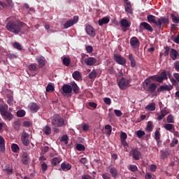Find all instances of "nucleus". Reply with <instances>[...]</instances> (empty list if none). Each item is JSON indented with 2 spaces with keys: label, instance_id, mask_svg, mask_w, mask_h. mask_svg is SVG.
Wrapping results in <instances>:
<instances>
[{
  "label": "nucleus",
  "instance_id": "f257e3e1",
  "mask_svg": "<svg viewBox=\"0 0 179 179\" xmlns=\"http://www.w3.org/2000/svg\"><path fill=\"white\" fill-rule=\"evenodd\" d=\"M147 20L148 23H153L155 24L159 30H163V27H162V24H169V23L168 17H161L159 18L150 14L147 16Z\"/></svg>",
  "mask_w": 179,
  "mask_h": 179
},
{
  "label": "nucleus",
  "instance_id": "f03ea898",
  "mask_svg": "<svg viewBox=\"0 0 179 179\" xmlns=\"http://www.w3.org/2000/svg\"><path fill=\"white\" fill-rule=\"evenodd\" d=\"M23 23L22 22L20 21H9L6 26V28L8 31H10V33H13L14 34H19L20 31H22V27H23Z\"/></svg>",
  "mask_w": 179,
  "mask_h": 179
},
{
  "label": "nucleus",
  "instance_id": "7ed1b4c3",
  "mask_svg": "<svg viewBox=\"0 0 179 179\" xmlns=\"http://www.w3.org/2000/svg\"><path fill=\"white\" fill-rule=\"evenodd\" d=\"M143 87L145 92L155 93V92H156V89H157V85L155 83H151L150 79H145L144 80Z\"/></svg>",
  "mask_w": 179,
  "mask_h": 179
},
{
  "label": "nucleus",
  "instance_id": "20e7f679",
  "mask_svg": "<svg viewBox=\"0 0 179 179\" xmlns=\"http://www.w3.org/2000/svg\"><path fill=\"white\" fill-rule=\"evenodd\" d=\"M51 124L53 127H61L65 125V120L58 114H55L51 117Z\"/></svg>",
  "mask_w": 179,
  "mask_h": 179
},
{
  "label": "nucleus",
  "instance_id": "39448f33",
  "mask_svg": "<svg viewBox=\"0 0 179 179\" xmlns=\"http://www.w3.org/2000/svg\"><path fill=\"white\" fill-rule=\"evenodd\" d=\"M170 77V73L166 71H163L159 76H154L152 77V80H154V82H158V83H163V81L167 80L169 79V77Z\"/></svg>",
  "mask_w": 179,
  "mask_h": 179
},
{
  "label": "nucleus",
  "instance_id": "423d86ee",
  "mask_svg": "<svg viewBox=\"0 0 179 179\" xmlns=\"http://www.w3.org/2000/svg\"><path fill=\"white\" fill-rule=\"evenodd\" d=\"M117 85L121 90H125V89L129 87V80H127L125 78H122L119 80Z\"/></svg>",
  "mask_w": 179,
  "mask_h": 179
},
{
  "label": "nucleus",
  "instance_id": "0eeeda50",
  "mask_svg": "<svg viewBox=\"0 0 179 179\" xmlns=\"http://www.w3.org/2000/svg\"><path fill=\"white\" fill-rule=\"evenodd\" d=\"M78 22H79V16L75 15L73 19L69 20L64 23V29H69V27H71V26H73V24H76Z\"/></svg>",
  "mask_w": 179,
  "mask_h": 179
},
{
  "label": "nucleus",
  "instance_id": "6e6552de",
  "mask_svg": "<svg viewBox=\"0 0 179 179\" xmlns=\"http://www.w3.org/2000/svg\"><path fill=\"white\" fill-rule=\"evenodd\" d=\"M29 134L26 131H23L21 135V141L24 146H29L30 145V140H29Z\"/></svg>",
  "mask_w": 179,
  "mask_h": 179
},
{
  "label": "nucleus",
  "instance_id": "1a4fd4ad",
  "mask_svg": "<svg viewBox=\"0 0 179 179\" xmlns=\"http://www.w3.org/2000/svg\"><path fill=\"white\" fill-rule=\"evenodd\" d=\"M173 87H174L171 85H163L157 88V93H162V92H170L171 90H173Z\"/></svg>",
  "mask_w": 179,
  "mask_h": 179
},
{
  "label": "nucleus",
  "instance_id": "9d476101",
  "mask_svg": "<svg viewBox=\"0 0 179 179\" xmlns=\"http://www.w3.org/2000/svg\"><path fill=\"white\" fill-rule=\"evenodd\" d=\"M85 31L90 37H96V29L92 25L87 24L85 26Z\"/></svg>",
  "mask_w": 179,
  "mask_h": 179
},
{
  "label": "nucleus",
  "instance_id": "9b49d317",
  "mask_svg": "<svg viewBox=\"0 0 179 179\" xmlns=\"http://www.w3.org/2000/svg\"><path fill=\"white\" fill-rule=\"evenodd\" d=\"M141 43L139 42V39L136 38V36H133L130 39V45L134 50H136L139 48Z\"/></svg>",
  "mask_w": 179,
  "mask_h": 179
},
{
  "label": "nucleus",
  "instance_id": "f8f14e48",
  "mask_svg": "<svg viewBox=\"0 0 179 179\" xmlns=\"http://www.w3.org/2000/svg\"><path fill=\"white\" fill-rule=\"evenodd\" d=\"M106 171H108L113 178H117L118 177V170H117V168L110 166L106 168Z\"/></svg>",
  "mask_w": 179,
  "mask_h": 179
},
{
  "label": "nucleus",
  "instance_id": "ddd939ff",
  "mask_svg": "<svg viewBox=\"0 0 179 179\" xmlns=\"http://www.w3.org/2000/svg\"><path fill=\"white\" fill-rule=\"evenodd\" d=\"M114 59L115 62H117V64H118L119 65H125V64H127V60L125 59V58L122 57L121 55L115 54Z\"/></svg>",
  "mask_w": 179,
  "mask_h": 179
},
{
  "label": "nucleus",
  "instance_id": "4468645a",
  "mask_svg": "<svg viewBox=\"0 0 179 179\" xmlns=\"http://www.w3.org/2000/svg\"><path fill=\"white\" fill-rule=\"evenodd\" d=\"M28 69L31 71V76H36L38 73V67H37V64H31L28 66Z\"/></svg>",
  "mask_w": 179,
  "mask_h": 179
},
{
  "label": "nucleus",
  "instance_id": "2eb2a0df",
  "mask_svg": "<svg viewBox=\"0 0 179 179\" xmlns=\"http://www.w3.org/2000/svg\"><path fill=\"white\" fill-rule=\"evenodd\" d=\"M62 94H71L72 93V86L68 84H64L62 87Z\"/></svg>",
  "mask_w": 179,
  "mask_h": 179
},
{
  "label": "nucleus",
  "instance_id": "dca6fc26",
  "mask_svg": "<svg viewBox=\"0 0 179 179\" xmlns=\"http://www.w3.org/2000/svg\"><path fill=\"white\" fill-rule=\"evenodd\" d=\"M130 155H131L134 160H139V159H141V152L138 150L137 148L131 150L130 152Z\"/></svg>",
  "mask_w": 179,
  "mask_h": 179
},
{
  "label": "nucleus",
  "instance_id": "f3484780",
  "mask_svg": "<svg viewBox=\"0 0 179 179\" xmlns=\"http://www.w3.org/2000/svg\"><path fill=\"white\" fill-rule=\"evenodd\" d=\"M84 62L87 66H93L97 62V59L94 57H88L85 59Z\"/></svg>",
  "mask_w": 179,
  "mask_h": 179
},
{
  "label": "nucleus",
  "instance_id": "a211bd4d",
  "mask_svg": "<svg viewBox=\"0 0 179 179\" xmlns=\"http://www.w3.org/2000/svg\"><path fill=\"white\" fill-rule=\"evenodd\" d=\"M29 162H30L29 153L27 152H23L22 155V162L24 164V166H27L29 164Z\"/></svg>",
  "mask_w": 179,
  "mask_h": 179
},
{
  "label": "nucleus",
  "instance_id": "6ab92c4d",
  "mask_svg": "<svg viewBox=\"0 0 179 179\" xmlns=\"http://www.w3.org/2000/svg\"><path fill=\"white\" fill-rule=\"evenodd\" d=\"M169 110H167V108H164L162 110H161V115L157 116V120H158V121H162V120L164 119V117H166L167 114H169Z\"/></svg>",
  "mask_w": 179,
  "mask_h": 179
},
{
  "label": "nucleus",
  "instance_id": "aec40b11",
  "mask_svg": "<svg viewBox=\"0 0 179 179\" xmlns=\"http://www.w3.org/2000/svg\"><path fill=\"white\" fill-rule=\"evenodd\" d=\"M3 171L8 176H12V174H13V168L10 166V165L8 164L4 166Z\"/></svg>",
  "mask_w": 179,
  "mask_h": 179
},
{
  "label": "nucleus",
  "instance_id": "412c9836",
  "mask_svg": "<svg viewBox=\"0 0 179 179\" xmlns=\"http://www.w3.org/2000/svg\"><path fill=\"white\" fill-rule=\"evenodd\" d=\"M128 59L130 61L131 68H135L136 66V60L135 59V56L132 53H129L128 55Z\"/></svg>",
  "mask_w": 179,
  "mask_h": 179
},
{
  "label": "nucleus",
  "instance_id": "4be33fe9",
  "mask_svg": "<svg viewBox=\"0 0 179 179\" xmlns=\"http://www.w3.org/2000/svg\"><path fill=\"white\" fill-rule=\"evenodd\" d=\"M71 169H72V165H71V164L63 162L61 164V169H59V170H62L63 171H69Z\"/></svg>",
  "mask_w": 179,
  "mask_h": 179
},
{
  "label": "nucleus",
  "instance_id": "5701e85b",
  "mask_svg": "<svg viewBox=\"0 0 179 179\" xmlns=\"http://www.w3.org/2000/svg\"><path fill=\"white\" fill-rule=\"evenodd\" d=\"M141 26H142L143 29H145V30H148V31H150V33L153 31V28L152 27V25L148 22H141Z\"/></svg>",
  "mask_w": 179,
  "mask_h": 179
},
{
  "label": "nucleus",
  "instance_id": "b1692460",
  "mask_svg": "<svg viewBox=\"0 0 179 179\" xmlns=\"http://www.w3.org/2000/svg\"><path fill=\"white\" fill-rule=\"evenodd\" d=\"M178 55H179L178 51H177L176 49H173V48L171 49L170 57L171 59H173V61H176Z\"/></svg>",
  "mask_w": 179,
  "mask_h": 179
},
{
  "label": "nucleus",
  "instance_id": "393cba45",
  "mask_svg": "<svg viewBox=\"0 0 179 179\" xmlns=\"http://www.w3.org/2000/svg\"><path fill=\"white\" fill-rule=\"evenodd\" d=\"M125 10L127 13L132 14V6H131V1H126V4L124 6Z\"/></svg>",
  "mask_w": 179,
  "mask_h": 179
},
{
  "label": "nucleus",
  "instance_id": "a878e982",
  "mask_svg": "<svg viewBox=\"0 0 179 179\" xmlns=\"http://www.w3.org/2000/svg\"><path fill=\"white\" fill-rule=\"evenodd\" d=\"M71 89L75 94H78L79 90H80L76 83H73L71 84Z\"/></svg>",
  "mask_w": 179,
  "mask_h": 179
},
{
  "label": "nucleus",
  "instance_id": "bb28decb",
  "mask_svg": "<svg viewBox=\"0 0 179 179\" xmlns=\"http://www.w3.org/2000/svg\"><path fill=\"white\" fill-rule=\"evenodd\" d=\"M0 150L1 152H5V138L0 136Z\"/></svg>",
  "mask_w": 179,
  "mask_h": 179
},
{
  "label": "nucleus",
  "instance_id": "cd10ccee",
  "mask_svg": "<svg viewBox=\"0 0 179 179\" xmlns=\"http://www.w3.org/2000/svg\"><path fill=\"white\" fill-rule=\"evenodd\" d=\"M2 117H5L6 120H8L10 121L13 118V115L10 113V112H4L3 113H1Z\"/></svg>",
  "mask_w": 179,
  "mask_h": 179
},
{
  "label": "nucleus",
  "instance_id": "c85d7f7f",
  "mask_svg": "<svg viewBox=\"0 0 179 179\" xmlns=\"http://www.w3.org/2000/svg\"><path fill=\"white\" fill-rule=\"evenodd\" d=\"M110 22V19L108 17H103L101 20H99V25L103 26V24H107Z\"/></svg>",
  "mask_w": 179,
  "mask_h": 179
},
{
  "label": "nucleus",
  "instance_id": "c756f323",
  "mask_svg": "<svg viewBox=\"0 0 179 179\" xmlns=\"http://www.w3.org/2000/svg\"><path fill=\"white\" fill-rule=\"evenodd\" d=\"M72 76L73 79H75V80H80V78H82V74H80V72L76 71L73 73Z\"/></svg>",
  "mask_w": 179,
  "mask_h": 179
},
{
  "label": "nucleus",
  "instance_id": "7c9ffc66",
  "mask_svg": "<svg viewBox=\"0 0 179 179\" xmlns=\"http://www.w3.org/2000/svg\"><path fill=\"white\" fill-rule=\"evenodd\" d=\"M145 110L148 111H155L156 110V103L155 102L150 103L145 107Z\"/></svg>",
  "mask_w": 179,
  "mask_h": 179
},
{
  "label": "nucleus",
  "instance_id": "2f4dec72",
  "mask_svg": "<svg viewBox=\"0 0 179 179\" xmlns=\"http://www.w3.org/2000/svg\"><path fill=\"white\" fill-rule=\"evenodd\" d=\"M43 132L45 134V135H51V127L48 125H46L43 129Z\"/></svg>",
  "mask_w": 179,
  "mask_h": 179
},
{
  "label": "nucleus",
  "instance_id": "473e14b6",
  "mask_svg": "<svg viewBox=\"0 0 179 179\" xmlns=\"http://www.w3.org/2000/svg\"><path fill=\"white\" fill-rule=\"evenodd\" d=\"M11 150L13 152V153H17L19 150H20V148H19V145L15 143H13L11 145Z\"/></svg>",
  "mask_w": 179,
  "mask_h": 179
},
{
  "label": "nucleus",
  "instance_id": "72a5a7b5",
  "mask_svg": "<svg viewBox=\"0 0 179 179\" xmlns=\"http://www.w3.org/2000/svg\"><path fill=\"white\" fill-rule=\"evenodd\" d=\"M38 108H40V107L37 105V103H33L30 106L31 113H37V111H38Z\"/></svg>",
  "mask_w": 179,
  "mask_h": 179
},
{
  "label": "nucleus",
  "instance_id": "f704fd0d",
  "mask_svg": "<svg viewBox=\"0 0 179 179\" xmlns=\"http://www.w3.org/2000/svg\"><path fill=\"white\" fill-rule=\"evenodd\" d=\"M164 128L165 129H166V131H169V132H173V129H175L174 124H165Z\"/></svg>",
  "mask_w": 179,
  "mask_h": 179
},
{
  "label": "nucleus",
  "instance_id": "c9c22d12",
  "mask_svg": "<svg viewBox=\"0 0 179 179\" xmlns=\"http://www.w3.org/2000/svg\"><path fill=\"white\" fill-rule=\"evenodd\" d=\"M97 76V72L96 71V70H92V71L88 75V78L89 79H92L93 80H94V79H96Z\"/></svg>",
  "mask_w": 179,
  "mask_h": 179
},
{
  "label": "nucleus",
  "instance_id": "e433bc0d",
  "mask_svg": "<svg viewBox=\"0 0 179 179\" xmlns=\"http://www.w3.org/2000/svg\"><path fill=\"white\" fill-rule=\"evenodd\" d=\"M38 65H39V68H43V66H44V65H45V60L41 57H38L36 59Z\"/></svg>",
  "mask_w": 179,
  "mask_h": 179
},
{
  "label": "nucleus",
  "instance_id": "4c0bfd02",
  "mask_svg": "<svg viewBox=\"0 0 179 179\" xmlns=\"http://www.w3.org/2000/svg\"><path fill=\"white\" fill-rule=\"evenodd\" d=\"M13 127L15 131L20 129V120H15L13 124Z\"/></svg>",
  "mask_w": 179,
  "mask_h": 179
},
{
  "label": "nucleus",
  "instance_id": "58836bf2",
  "mask_svg": "<svg viewBox=\"0 0 179 179\" xmlns=\"http://www.w3.org/2000/svg\"><path fill=\"white\" fill-rule=\"evenodd\" d=\"M120 24H121V26H122V27H125V29H127V27H129V26H131L129 24V22H128V21L125 19H123L121 20Z\"/></svg>",
  "mask_w": 179,
  "mask_h": 179
},
{
  "label": "nucleus",
  "instance_id": "ea45409f",
  "mask_svg": "<svg viewBox=\"0 0 179 179\" xmlns=\"http://www.w3.org/2000/svg\"><path fill=\"white\" fill-rule=\"evenodd\" d=\"M8 111V105H0V113L3 114V113H6Z\"/></svg>",
  "mask_w": 179,
  "mask_h": 179
},
{
  "label": "nucleus",
  "instance_id": "a19ab883",
  "mask_svg": "<svg viewBox=\"0 0 179 179\" xmlns=\"http://www.w3.org/2000/svg\"><path fill=\"white\" fill-rule=\"evenodd\" d=\"M61 163V159L58 157H54L51 161V164L52 166H57V164Z\"/></svg>",
  "mask_w": 179,
  "mask_h": 179
},
{
  "label": "nucleus",
  "instance_id": "79ce46f5",
  "mask_svg": "<svg viewBox=\"0 0 179 179\" xmlns=\"http://www.w3.org/2000/svg\"><path fill=\"white\" fill-rule=\"evenodd\" d=\"M165 52H164V57H169L170 52L171 51V48L170 46H164Z\"/></svg>",
  "mask_w": 179,
  "mask_h": 179
},
{
  "label": "nucleus",
  "instance_id": "37998d69",
  "mask_svg": "<svg viewBox=\"0 0 179 179\" xmlns=\"http://www.w3.org/2000/svg\"><path fill=\"white\" fill-rule=\"evenodd\" d=\"M63 64L65 65V66H69L71 64V59L68 57H64L62 59Z\"/></svg>",
  "mask_w": 179,
  "mask_h": 179
},
{
  "label": "nucleus",
  "instance_id": "c03bdc74",
  "mask_svg": "<svg viewBox=\"0 0 179 179\" xmlns=\"http://www.w3.org/2000/svg\"><path fill=\"white\" fill-rule=\"evenodd\" d=\"M166 121L169 124H174V117L170 114L166 117Z\"/></svg>",
  "mask_w": 179,
  "mask_h": 179
},
{
  "label": "nucleus",
  "instance_id": "a18cd8bd",
  "mask_svg": "<svg viewBox=\"0 0 179 179\" xmlns=\"http://www.w3.org/2000/svg\"><path fill=\"white\" fill-rule=\"evenodd\" d=\"M7 103L9 106H13V96L11 95H7Z\"/></svg>",
  "mask_w": 179,
  "mask_h": 179
},
{
  "label": "nucleus",
  "instance_id": "49530a36",
  "mask_svg": "<svg viewBox=\"0 0 179 179\" xmlns=\"http://www.w3.org/2000/svg\"><path fill=\"white\" fill-rule=\"evenodd\" d=\"M76 149L78 152H85V148L83 144H77Z\"/></svg>",
  "mask_w": 179,
  "mask_h": 179
},
{
  "label": "nucleus",
  "instance_id": "de8ad7c7",
  "mask_svg": "<svg viewBox=\"0 0 179 179\" xmlns=\"http://www.w3.org/2000/svg\"><path fill=\"white\" fill-rule=\"evenodd\" d=\"M146 129L148 132H152V131H153V124H152V122H148Z\"/></svg>",
  "mask_w": 179,
  "mask_h": 179
},
{
  "label": "nucleus",
  "instance_id": "09e8293b",
  "mask_svg": "<svg viewBox=\"0 0 179 179\" xmlns=\"http://www.w3.org/2000/svg\"><path fill=\"white\" fill-rule=\"evenodd\" d=\"M129 170L130 171H132V173H135V171H138V166L136 165H129Z\"/></svg>",
  "mask_w": 179,
  "mask_h": 179
},
{
  "label": "nucleus",
  "instance_id": "8fccbe9b",
  "mask_svg": "<svg viewBox=\"0 0 179 179\" xmlns=\"http://www.w3.org/2000/svg\"><path fill=\"white\" fill-rule=\"evenodd\" d=\"M17 117H24V115H26V111L23 110H20L18 111H17Z\"/></svg>",
  "mask_w": 179,
  "mask_h": 179
},
{
  "label": "nucleus",
  "instance_id": "3c124183",
  "mask_svg": "<svg viewBox=\"0 0 179 179\" xmlns=\"http://www.w3.org/2000/svg\"><path fill=\"white\" fill-rule=\"evenodd\" d=\"M55 88H54V85H51V84H48L46 87V92H54Z\"/></svg>",
  "mask_w": 179,
  "mask_h": 179
},
{
  "label": "nucleus",
  "instance_id": "603ef678",
  "mask_svg": "<svg viewBox=\"0 0 179 179\" xmlns=\"http://www.w3.org/2000/svg\"><path fill=\"white\" fill-rule=\"evenodd\" d=\"M13 47L14 48H16L17 50H19L20 51L22 50V45L20 43L15 42L13 44Z\"/></svg>",
  "mask_w": 179,
  "mask_h": 179
},
{
  "label": "nucleus",
  "instance_id": "864d4df0",
  "mask_svg": "<svg viewBox=\"0 0 179 179\" xmlns=\"http://www.w3.org/2000/svg\"><path fill=\"white\" fill-rule=\"evenodd\" d=\"M176 145H178V140L176 138H174L171 143H170V146L171 148H174V146H176Z\"/></svg>",
  "mask_w": 179,
  "mask_h": 179
},
{
  "label": "nucleus",
  "instance_id": "5fc2aeb1",
  "mask_svg": "<svg viewBox=\"0 0 179 179\" xmlns=\"http://www.w3.org/2000/svg\"><path fill=\"white\" fill-rule=\"evenodd\" d=\"M169 79L171 83H172V86H177V85H178V82L174 78H171V76H169Z\"/></svg>",
  "mask_w": 179,
  "mask_h": 179
},
{
  "label": "nucleus",
  "instance_id": "6e6d98bb",
  "mask_svg": "<svg viewBox=\"0 0 179 179\" xmlns=\"http://www.w3.org/2000/svg\"><path fill=\"white\" fill-rule=\"evenodd\" d=\"M145 131H142V130H138L136 131V135L138 136V138H142V136H145Z\"/></svg>",
  "mask_w": 179,
  "mask_h": 179
},
{
  "label": "nucleus",
  "instance_id": "4d7b16f0",
  "mask_svg": "<svg viewBox=\"0 0 179 179\" xmlns=\"http://www.w3.org/2000/svg\"><path fill=\"white\" fill-rule=\"evenodd\" d=\"M127 138H128V135H127V133L121 132V134H120L121 141H127Z\"/></svg>",
  "mask_w": 179,
  "mask_h": 179
},
{
  "label": "nucleus",
  "instance_id": "13d9d810",
  "mask_svg": "<svg viewBox=\"0 0 179 179\" xmlns=\"http://www.w3.org/2000/svg\"><path fill=\"white\" fill-rule=\"evenodd\" d=\"M68 139H69V138L68 137V136L64 135V136H62L61 141H62V142H64V143H65L66 145H68Z\"/></svg>",
  "mask_w": 179,
  "mask_h": 179
},
{
  "label": "nucleus",
  "instance_id": "bf43d9fd",
  "mask_svg": "<svg viewBox=\"0 0 179 179\" xmlns=\"http://www.w3.org/2000/svg\"><path fill=\"white\" fill-rule=\"evenodd\" d=\"M155 141L160 140V131H159V130H156V131H155Z\"/></svg>",
  "mask_w": 179,
  "mask_h": 179
},
{
  "label": "nucleus",
  "instance_id": "052dcab7",
  "mask_svg": "<svg viewBox=\"0 0 179 179\" xmlns=\"http://www.w3.org/2000/svg\"><path fill=\"white\" fill-rule=\"evenodd\" d=\"M103 101L105 104H107V106H110L111 104V99L110 98H103Z\"/></svg>",
  "mask_w": 179,
  "mask_h": 179
},
{
  "label": "nucleus",
  "instance_id": "680f3d73",
  "mask_svg": "<svg viewBox=\"0 0 179 179\" xmlns=\"http://www.w3.org/2000/svg\"><path fill=\"white\" fill-rule=\"evenodd\" d=\"M86 51L88 54H92L93 52V47L92 45L87 46Z\"/></svg>",
  "mask_w": 179,
  "mask_h": 179
},
{
  "label": "nucleus",
  "instance_id": "e2e57ef3",
  "mask_svg": "<svg viewBox=\"0 0 179 179\" xmlns=\"http://www.w3.org/2000/svg\"><path fill=\"white\" fill-rule=\"evenodd\" d=\"M173 66L176 69V71H177V72H179V61H176L173 63Z\"/></svg>",
  "mask_w": 179,
  "mask_h": 179
},
{
  "label": "nucleus",
  "instance_id": "0e129e2a",
  "mask_svg": "<svg viewBox=\"0 0 179 179\" xmlns=\"http://www.w3.org/2000/svg\"><path fill=\"white\" fill-rule=\"evenodd\" d=\"M150 171H152V173H155L157 169V166L155 164H152L150 166Z\"/></svg>",
  "mask_w": 179,
  "mask_h": 179
},
{
  "label": "nucleus",
  "instance_id": "69168bd1",
  "mask_svg": "<svg viewBox=\"0 0 179 179\" xmlns=\"http://www.w3.org/2000/svg\"><path fill=\"white\" fill-rule=\"evenodd\" d=\"M114 113H115L116 117H121L122 115V112H121V110H120L115 109L114 110Z\"/></svg>",
  "mask_w": 179,
  "mask_h": 179
},
{
  "label": "nucleus",
  "instance_id": "338daca9",
  "mask_svg": "<svg viewBox=\"0 0 179 179\" xmlns=\"http://www.w3.org/2000/svg\"><path fill=\"white\" fill-rule=\"evenodd\" d=\"M172 20L173 23H179V17L176 15H172Z\"/></svg>",
  "mask_w": 179,
  "mask_h": 179
},
{
  "label": "nucleus",
  "instance_id": "774afa93",
  "mask_svg": "<svg viewBox=\"0 0 179 179\" xmlns=\"http://www.w3.org/2000/svg\"><path fill=\"white\" fill-rule=\"evenodd\" d=\"M42 153H47L48 150H50V148L48 146H44L41 149Z\"/></svg>",
  "mask_w": 179,
  "mask_h": 179
}]
</instances>
